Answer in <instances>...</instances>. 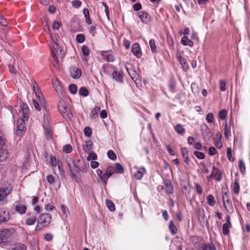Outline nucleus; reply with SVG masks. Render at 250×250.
Wrapping results in <instances>:
<instances>
[{"label":"nucleus","instance_id":"cd10ccee","mask_svg":"<svg viewBox=\"0 0 250 250\" xmlns=\"http://www.w3.org/2000/svg\"><path fill=\"white\" fill-rule=\"evenodd\" d=\"M62 116L66 120H69L71 119L72 117V114L68 107H67L66 110L64 111Z\"/></svg>","mask_w":250,"mask_h":250},{"label":"nucleus","instance_id":"412c9836","mask_svg":"<svg viewBox=\"0 0 250 250\" xmlns=\"http://www.w3.org/2000/svg\"><path fill=\"white\" fill-rule=\"evenodd\" d=\"M9 250H26V246L22 244H16L12 245Z\"/></svg>","mask_w":250,"mask_h":250},{"label":"nucleus","instance_id":"774afa93","mask_svg":"<svg viewBox=\"0 0 250 250\" xmlns=\"http://www.w3.org/2000/svg\"><path fill=\"white\" fill-rule=\"evenodd\" d=\"M82 2L79 0H75L72 1V5L75 8H79L81 6Z\"/></svg>","mask_w":250,"mask_h":250},{"label":"nucleus","instance_id":"6ab92c4d","mask_svg":"<svg viewBox=\"0 0 250 250\" xmlns=\"http://www.w3.org/2000/svg\"><path fill=\"white\" fill-rule=\"evenodd\" d=\"M27 120L23 118L19 119L17 121V129L20 131H23L25 127V121Z\"/></svg>","mask_w":250,"mask_h":250},{"label":"nucleus","instance_id":"ea45409f","mask_svg":"<svg viewBox=\"0 0 250 250\" xmlns=\"http://www.w3.org/2000/svg\"><path fill=\"white\" fill-rule=\"evenodd\" d=\"M240 186L238 181L237 180H235L233 185V191L235 194H238Z\"/></svg>","mask_w":250,"mask_h":250},{"label":"nucleus","instance_id":"3c124183","mask_svg":"<svg viewBox=\"0 0 250 250\" xmlns=\"http://www.w3.org/2000/svg\"><path fill=\"white\" fill-rule=\"evenodd\" d=\"M76 41L79 43H83L85 40V37L82 34H78L76 37Z\"/></svg>","mask_w":250,"mask_h":250},{"label":"nucleus","instance_id":"2eb2a0df","mask_svg":"<svg viewBox=\"0 0 250 250\" xmlns=\"http://www.w3.org/2000/svg\"><path fill=\"white\" fill-rule=\"evenodd\" d=\"M138 15L144 23H147L149 20V15L147 13L140 12L138 13Z\"/></svg>","mask_w":250,"mask_h":250},{"label":"nucleus","instance_id":"f03ea898","mask_svg":"<svg viewBox=\"0 0 250 250\" xmlns=\"http://www.w3.org/2000/svg\"><path fill=\"white\" fill-rule=\"evenodd\" d=\"M66 162L68 167L71 176L72 178H77V173H78V161L75 162L71 158L67 157L66 158Z\"/></svg>","mask_w":250,"mask_h":250},{"label":"nucleus","instance_id":"49530a36","mask_svg":"<svg viewBox=\"0 0 250 250\" xmlns=\"http://www.w3.org/2000/svg\"><path fill=\"white\" fill-rule=\"evenodd\" d=\"M96 173H97L98 176L99 177V178L101 180V181H102L103 182H104V179H105L104 173V174L103 173V171L100 169H98L96 170Z\"/></svg>","mask_w":250,"mask_h":250},{"label":"nucleus","instance_id":"c9c22d12","mask_svg":"<svg viewBox=\"0 0 250 250\" xmlns=\"http://www.w3.org/2000/svg\"><path fill=\"white\" fill-rule=\"evenodd\" d=\"M83 13L85 18L86 22L88 24H91V21L90 20L89 10L85 8L83 9Z\"/></svg>","mask_w":250,"mask_h":250},{"label":"nucleus","instance_id":"bf43d9fd","mask_svg":"<svg viewBox=\"0 0 250 250\" xmlns=\"http://www.w3.org/2000/svg\"><path fill=\"white\" fill-rule=\"evenodd\" d=\"M91 148H92V147H91V144H89L88 142H86L85 143V145L83 146V150L85 152H89L91 149Z\"/></svg>","mask_w":250,"mask_h":250},{"label":"nucleus","instance_id":"13d9d810","mask_svg":"<svg viewBox=\"0 0 250 250\" xmlns=\"http://www.w3.org/2000/svg\"><path fill=\"white\" fill-rule=\"evenodd\" d=\"M194 185H195V190H196V192L198 194L201 195L202 193V192H203L202 187H201L200 184L199 183H195Z\"/></svg>","mask_w":250,"mask_h":250},{"label":"nucleus","instance_id":"bb28decb","mask_svg":"<svg viewBox=\"0 0 250 250\" xmlns=\"http://www.w3.org/2000/svg\"><path fill=\"white\" fill-rule=\"evenodd\" d=\"M58 106L59 110L62 115V113H64V111L66 110V108L68 107L63 101H60Z\"/></svg>","mask_w":250,"mask_h":250},{"label":"nucleus","instance_id":"338daca9","mask_svg":"<svg viewBox=\"0 0 250 250\" xmlns=\"http://www.w3.org/2000/svg\"><path fill=\"white\" fill-rule=\"evenodd\" d=\"M33 105L34 106V107L35 108V109L38 111H40L41 110V109L40 108V106L41 105L40 103L39 104V102L35 100V99H33Z\"/></svg>","mask_w":250,"mask_h":250},{"label":"nucleus","instance_id":"8fccbe9b","mask_svg":"<svg viewBox=\"0 0 250 250\" xmlns=\"http://www.w3.org/2000/svg\"><path fill=\"white\" fill-rule=\"evenodd\" d=\"M219 89L222 91H225L226 90V82L222 80L220 81Z\"/></svg>","mask_w":250,"mask_h":250},{"label":"nucleus","instance_id":"4be33fe9","mask_svg":"<svg viewBox=\"0 0 250 250\" xmlns=\"http://www.w3.org/2000/svg\"><path fill=\"white\" fill-rule=\"evenodd\" d=\"M181 43L184 45H188L190 47L193 46L194 44L193 42L187 36H184L182 38Z\"/></svg>","mask_w":250,"mask_h":250},{"label":"nucleus","instance_id":"c85d7f7f","mask_svg":"<svg viewBox=\"0 0 250 250\" xmlns=\"http://www.w3.org/2000/svg\"><path fill=\"white\" fill-rule=\"evenodd\" d=\"M15 210L21 214H24L26 210V207L24 205H16Z\"/></svg>","mask_w":250,"mask_h":250},{"label":"nucleus","instance_id":"c03bdc74","mask_svg":"<svg viewBox=\"0 0 250 250\" xmlns=\"http://www.w3.org/2000/svg\"><path fill=\"white\" fill-rule=\"evenodd\" d=\"M149 45L151 48V50L152 53H155L156 52V46L154 40L151 39L149 41Z\"/></svg>","mask_w":250,"mask_h":250},{"label":"nucleus","instance_id":"f257e3e1","mask_svg":"<svg viewBox=\"0 0 250 250\" xmlns=\"http://www.w3.org/2000/svg\"><path fill=\"white\" fill-rule=\"evenodd\" d=\"M51 215L49 213H42L41 215L36 227L35 230H39L47 227L51 221Z\"/></svg>","mask_w":250,"mask_h":250},{"label":"nucleus","instance_id":"69168bd1","mask_svg":"<svg viewBox=\"0 0 250 250\" xmlns=\"http://www.w3.org/2000/svg\"><path fill=\"white\" fill-rule=\"evenodd\" d=\"M0 25L3 26H6L7 24L6 19L3 18L2 15L0 13Z\"/></svg>","mask_w":250,"mask_h":250},{"label":"nucleus","instance_id":"a211bd4d","mask_svg":"<svg viewBox=\"0 0 250 250\" xmlns=\"http://www.w3.org/2000/svg\"><path fill=\"white\" fill-rule=\"evenodd\" d=\"M177 58L184 69H186L188 67L186 60L181 55L179 54H177Z\"/></svg>","mask_w":250,"mask_h":250},{"label":"nucleus","instance_id":"37998d69","mask_svg":"<svg viewBox=\"0 0 250 250\" xmlns=\"http://www.w3.org/2000/svg\"><path fill=\"white\" fill-rule=\"evenodd\" d=\"M82 52L83 54V55L85 56H87L89 54V50L88 48L85 45H84L82 47ZM84 60L87 61L85 57H84Z\"/></svg>","mask_w":250,"mask_h":250},{"label":"nucleus","instance_id":"603ef678","mask_svg":"<svg viewBox=\"0 0 250 250\" xmlns=\"http://www.w3.org/2000/svg\"><path fill=\"white\" fill-rule=\"evenodd\" d=\"M79 92L80 95L84 97L87 96L88 94V91L85 87H81L79 90Z\"/></svg>","mask_w":250,"mask_h":250},{"label":"nucleus","instance_id":"a18cd8bd","mask_svg":"<svg viewBox=\"0 0 250 250\" xmlns=\"http://www.w3.org/2000/svg\"><path fill=\"white\" fill-rule=\"evenodd\" d=\"M108 157L112 160H115L117 159V156L114 152L112 150H109L107 151V153Z\"/></svg>","mask_w":250,"mask_h":250},{"label":"nucleus","instance_id":"dca6fc26","mask_svg":"<svg viewBox=\"0 0 250 250\" xmlns=\"http://www.w3.org/2000/svg\"><path fill=\"white\" fill-rule=\"evenodd\" d=\"M221 138H222V134L220 132L216 133L215 134V139L214 144H215V146L219 148H221L222 146Z\"/></svg>","mask_w":250,"mask_h":250},{"label":"nucleus","instance_id":"f704fd0d","mask_svg":"<svg viewBox=\"0 0 250 250\" xmlns=\"http://www.w3.org/2000/svg\"><path fill=\"white\" fill-rule=\"evenodd\" d=\"M207 203L210 206H213L216 202L213 196L211 194H209L207 197Z\"/></svg>","mask_w":250,"mask_h":250},{"label":"nucleus","instance_id":"f3484780","mask_svg":"<svg viewBox=\"0 0 250 250\" xmlns=\"http://www.w3.org/2000/svg\"><path fill=\"white\" fill-rule=\"evenodd\" d=\"M9 156V153L6 149L0 147V161H4L7 159Z\"/></svg>","mask_w":250,"mask_h":250},{"label":"nucleus","instance_id":"39448f33","mask_svg":"<svg viewBox=\"0 0 250 250\" xmlns=\"http://www.w3.org/2000/svg\"><path fill=\"white\" fill-rule=\"evenodd\" d=\"M12 231L8 229H3L0 231V244L6 243L10 238Z\"/></svg>","mask_w":250,"mask_h":250},{"label":"nucleus","instance_id":"4c0bfd02","mask_svg":"<svg viewBox=\"0 0 250 250\" xmlns=\"http://www.w3.org/2000/svg\"><path fill=\"white\" fill-rule=\"evenodd\" d=\"M100 111V107L99 106H96L91 111V118L95 119L98 116V113Z\"/></svg>","mask_w":250,"mask_h":250},{"label":"nucleus","instance_id":"e2e57ef3","mask_svg":"<svg viewBox=\"0 0 250 250\" xmlns=\"http://www.w3.org/2000/svg\"><path fill=\"white\" fill-rule=\"evenodd\" d=\"M226 115L227 111L224 109L221 110L219 113V118L222 120L225 119L226 118Z\"/></svg>","mask_w":250,"mask_h":250},{"label":"nucleus","instance_id":"ddd939ff","mask_svg":"<svg viewBox=\"0 0 250 250\" xmlns=\"http://www.w3.org/2000/svg\"><path fill=\"white\" fill-rule=\"evenodd\" d=\"M212 168L213 172L210 176H213L217 181H220L222 177V172L219 169L216 168L214 167H213Z\"/></svg>","mask_w":250,"mask_h":250},{"label":"nucleus","instance_id":"7c9ffc66","mask_svg":"<svg viewBox=\"0 0 250 250\" xmlns=\"http://www.w3.org/2000/svg\"><path fill=\"white\" fill-rule=\"evenodd\" d=\"M114 172L123 173L124 172V169L120 163H116L115 165Z\"/></svg>","mask_w":250,"mask_h":250},{"label":"nucleus","instance_id":"4468645a","mask_svg":"<svg viewBox=\"0 0 250 250\" xmlns=\"http://www.w3.org/2000/svg\"><path fill=\"white\" fill-rule=\"evenodd\" d=\"M114 172V167L109 166L106 169L105 172L104 173V185L106 184L108 179L112 176Z\"/></svg>","mask_w":250,"mask_h":250},{"label":"nucleus","instance_id":"680f3d73","mask_svg":"<svg viewBox=\"0 0 250 250\" xmlns=\"http://www.w3.org/2000/svg\"><path fill=\"white\" fill-rule=\"evenodd\" d=\"M97 156L96 154L94 152H92L89 153L87 159L88 161H91L97 159Z\"/></svg>","mask_w":250,"mask_h":250},{"label":"nucleus","instance_id":"de8ad7c7","mask_svg":"<svg viewBox=\"0 0 250 250\" xmlns=\"http://www.w3.org/2000/svg\"><path fill=\"white\" fill-rule=\"evenodd\" d=\"M131 64L128 63H126L125 64V68L127 70V71L128 72L129 75H130V76L131 77V78L132 79H133L134 77H135V72L134 71H129V66H130Z\"/></svg>","mask_w":250,"mask_h":250},{"label":"nucleus","instance_id":"864d4df0","mask_svg":"<svg viewBox=\"0 0 250 250\" xmlns=\"http://www.w3.org/2000/svg\"><path fill=\"white\" fill-rule=\"evenodd\" d=\"M193 154L199 159H203L205 157L204 153L202 152L195 151L194 152Z\"/></svg>","mask_w":250,"mask_h":250},{"label":"nucleus","instance_id":"a878e982","mask_svg":"<svg viewBox=\"0 0 250 250\" xmlns=\"http://www.w3.org/2000/svg\"><path fill=\"white\" fill-rule=\"evenodd\" d=\"M112 77L116 81L121 82L123 81L122 74L117 71H114L113 72Z\"/></svg>","mask_w":250,"mask_h":250},{"label":"nucleus","instance_id":"2f4dec72","mask_svg":"<svg viewBox=\"0 0 250 250\" xmlns=\"http://www.w3.org/2000/svg\"><path fill=\"white\" fill-rule=\"evenodd\" d=\"M231 227V224H224L223 225V233L225 235H228L229 232V228Z\"/></svg>","mask_w":250,"mask_h":250},{"label":"nucleus","instance_id":"6e6552de","mask_svg":"<svg viewBox=\"0 0 250 250\" xmlns=\"http://www.w3.org/2000/svg\"><path fill=\"white\" fill-rule=\"evenodd\" d=\"M10 219L9 212L4 208L0 209V223L8 221Z\"/></svg>","mask_w":250,"mask_h":250},{"label":"nucleus","instance_id":"79ce46f5","mask_svg":"<svg viewBox=\"0 0 250 250\" xmlns=\"http://www.w3.org/2000/svg\"><path fill=\"white\" fill-rule=\"evenodd\" d=\"M201 129L202 130H205L207 131L206 132V133L207 134V136H208L209 138L212 136V134L206 124H204L202 125H201Z\"/></svg>","mask_w":250,"mask_h":250},{"label":"nucleus","instance_id":"6e6d98bb","mask_svg":"<svg viewBox=\"0 0 250 250\" xmlns=\"http://www.w3.org/2000/svg\"><path fill=\"white\" fill-rule=\"evenodd\" d=\"M232 149L230 147H228L227 148V157L229 159V160L231 162H233L234 159L232 157Z\"/></svg>","mask_w":250,"mask_h":250},{"label":"nucleus","instance_id":"c756f323","mask_svg":"<svg viewBox=\"0 0 250 250\" xmlns=\"http://www.w3.org/2000/svg\"><path fill=\"white\" fill-rule=\"evenodd\" d=\"M168 228L171 234H175L177 233V228L173 221L171 220L169 222Z\"/></svg>","mask_w":250,"mask_h":250},{"label":"nucleus","instance_id":"052dcab7","mask_svg":"<svg viewBox=\"0 0 250 250\" xmlns=\"http://www.w3.org/2000/svg\"><path fill=\"white\" fill-rule=\"evenodd\" d=\"M59 161H58L56 157L51 156L50 158V163L52 167H56L58 163H59Z\"/></svg>","mask_w":250,"mask_h":250},{"label":"nucleus","instance_id":"58836bf2","mask_svg":"<svg viewBox=\"0 0 250 250\" xmlns=\"http://www.w3.org/2000/svg\"><path fill=\"white\" fill-rule=\"evenodd\" d=\"M105 203L108 208L111 211L115 209V207L113 203L109 200H106Z\"/></svg>","mask_w":250,"mask_h":250},{"label":"nucleus","instance_id":"5fc2aeb1","mask_svg":"<svg viewBox=\"0 0 250 250\" xmlns=\"http://www.w3.org/2000/svg\"><path fill=\"white\" fill-rule=\"evenodd\" d=\"M63 151L69 153L72 151V147L70 145H66L63 147Z\"/></svg>","mask_w":250,"mask_h":250},{"label":"nucleus","instance_id":"a19ab883","mask_svg":"<svg viewBox=\"0 0 250 250\" xmlns=\"http://www.w3.org/2000/svg\"><path fill=\"white\" fill-rule=\"evenodd\" d=\"M239 168L241 173H244L246 170L245 164L242 160H239L238 164Z\"/></svg>","mask_w":250,"mask_h":250},{"label":"nucleus","instance_id":"20e7f679","mask_svg":"<svg viewBox=\"0 0 250 250\" xmlns=\"http://www.w3.org/2000/svg\"><path fill=\"white\" fill-rule=\"evenodd\" d=\"M13 189L12 186L8 182H4L2 186L0 188V201L4 200L11 192Z\"/></svg>","mask_w":250,"mask_h":250},{"label":"nucleus","instance_id":"aec40b11","mask_svg":"<svg viewBox=\"0 0 250 250\" xmlns=\"http://www.w3.org/2000/svg\"><path fill=\"white\" fill-rule=\"evenodd\" d=\"M78 172L81 171L83 173H85L87 172V166L85 162L82 161L81 162L80 160L78 161Z\"/></svg>","mask_w":250,"mask_h":250},{"label":"nucleus","instance_id":"1a4fd4ad","mask_svg":"<svg viewBox=\"0 0 250 250\" xmlns=\"http://www.w3.org/2000/svg\"><path fill=\"white\" fill-rule=\"evenodd\" d=\"M131 51L134 55H135L137 58H141L142 56V51L139 44L137 43H134L132 46Z\"/></svg>","mask_w":250,"mask_h":250},{"label":"nucleus","instance_id":"473e14b6","mask_svg":"<svg viewBox=\"0 0 250 250\" xmlns=\"http://www.w3.org/2000/svg\"><path fill=\"white\" fill-rule=\"evenodd\" d=\"M175 130L180 135H183L185 132V129L181 124H178L176 125L175 127Z\"/></svg>","mask_w":250,"mask_h":250},{"label":"nucleus","instance_id":"393cba45","mask_svg":"<svg viewBox=\"0 0 250 250\" xmlns=\"http://www.w3.org/2000/svg\"><path fill=\"white\" fill-rule=\"evenodd\" d=\"M199 250H216L213 244H204Z\"/></svg>","mask_w":250,"mask_h":250},{"label":"nucleus","instance_id":"f8f14e48","mask_svg":"<svg viewBox=\"0 0 250 250\" xmlns=\"http://www.w3.org/2000/svg\"><path fill=\"white\" fill-rule=\"evenodd\" d=\"M21 110L20 111V114L22 116L24 120H27L28 118L29 108L27 104H23L21 106Z\"/></svg>","mask_w":250,"mask_h":250},{"label":"nucleus","instance_id":"9d476101","mask_svg":"<svg viewBox=\"0 0 250 250\" xmlns=\"http://www.w3.org/2000/svg\"><path fill=\"white\" fill-rule=\"evenodd\" d=\"M70 73L72 77L75 79L80 78L82 74L80 69L75 66H71L70 67Z\"/></svg>","mask_w":250,"mask_h":250},{"label":"nucleus","instance_id":"7ed1b4c3","mask_svg":"<svg viewBox=\"0 0 250 250\" xmlns=\"http://www.w3.org/2000/svg\"><path fill=\"white\" fill-rule=\"evenodd\" d=\"M222 200L224 207L227 211L229 213H232L233 212L234 209L230 197L228 194V191L225 192L223 191Z\"/></svg>","mask_w":250,"mask_h":250},{"label":"nucleus","instance_id":"b1692460","mask_svg":"<svg viewBox=\"0 0 250 250\" xmlns=\"http://www.w3.org/2000/svg\"><path fill=\"white\" fill-rule=\"evenodd\" d=\"M145 168L143 167H140L134 175V177L136 179L140 180L145 173Z\"/></svg>","mask_w":250,"mask_h":250},{"label":"nucleus","instance_id":"9b49d317","mask_svg":"<svg viewBox=\"0 0 250 250\" xmlns=\"http://www.w3.org/2000/svg\"><path fill=\"white\" fill-rule=\"evenodd\" d=\"M33 88L34 89V92L36 95L39 97V102L40 103V104L41 105V106L44 107L45 106V103H44V100L43 99L41 98L40 95H42L41 90L38 87V86L36 84V85H33Z\"/></svg>","mask_w":250,"mask_h":250},{"label":"nucleus","instance_id":"5701e85b","mask_svg":"<svg viewBox=\"0 0 250 250\" xmlns=\"http://www.w3.org/2000/svg\"><path fill=\"white\" fill-rule=\"evenodd\" d=\"M231 135L230 125L226 123L224 126V136L227 139H229Z\"/></svg>","mask_w":250,"mask_h":250},{"label":"nucleus","instance_id":"72a5a7b5","mask_svg":"<svg viewBox=\"0 0 250 250\" xmlns=\"http://www.w3.org/2000/svg\"><path fill=\"white\" fill-rule=\"evenodd\" d=\"M37 221V217L32 216L30 218H27L25 221L26 224L30 226L34 225Z\"/></svg>","mask_w":250,"mask_h":250},{"label":"nucleus","instance_id":"e433bc0d","mask_svg":"<svg viewBox=\"0 0 250 250\" xmlns=\"http://www.w3.org/2000/svg\"><path fill=\"white\" fill-rule=\"evenodd\" d=\"M165 190L167 194H171L173 192V186L170 183L165 184Z\"/></svg>","mask_w":250,"mask_h":250},{"label":"nucleus","instance_id":"09e8293b","mask_svg":"<svg viewBox=\"0 0 250 250\" xmlns=\"http://www.w3.org/2000/svg\"><path fill=\"white\" fill-rule=\"evenodd\" d=\"M206 120L208 123H211L214 122V115L212 113H209L207 114L206 117Z\"/></svg>","mask_w":250,"mask_h":250},{"label":"nucleus","instance_id":"4d7b16f0","mask_svg":"<svg viewBox=\"0 0 250 250\" xmlns=\"http://www.w3.org/2000/svg\"><path fill=\"white\" fill-rule=\"evenodd\" d=\"M69 90L72 94H76L77 91L76 85L73 84H70L69 86Z\"/></svg>","mask_w":250,"mask_h":250},{"label":"nucleus","instance_id":"0eeeda50","mask_svg":"<svg viewBox=\"0 0 250 250\" xmlns=\"http://www.w3.org/2000/svg\"><path fill=\"white\" fill-rule=\"evenodd\" d=\"M101 55L108 62H113L115 60L114 55L111 51H102Z\"/></svg>","mask_w":250,"mask_h":250},{"label":"nucleus","instance_id":"423d86ee","mask_svg":"<svg viewBox=\"0 0 250 250\" xmlns=\"http://www.w3.org/2000/svg\"><path fill=\"white\" fill-rule=\"evenodd\" d=\"M52 57L63 56L62 48L58 43L52 44L50 47Z\"/></svg>","mask_w":250,"mask_h":250},{"label":"nucleus","instance_id":"0e129e2a","mask_svg":"<svg viewBox=\"0 0 250 250\" xmlns=\"http://www.w3.org/2000/svg\"><path fill=\"white\" fill-rule=\"evenodd\" d=\"M84 135L87 137H89L91 135L92 131L90 127H85L84 129Z\"/></svg>","mask_w":250,"mask_h":250}]
</instances>
